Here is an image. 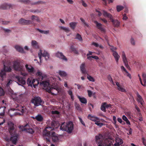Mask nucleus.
Wrapping results in <instances>:
<instances>
[{
    "instance_id": "obj_28",
    "label": "nucleus",
    "mask_w": 146,
    "mask_h": 146,
    "mask_svg": "<svg viewBox=\"0 0 146 146\" xmlns=\"http://www.w3.org/2000/svg\"><path fill=\"white\" fill-rule=\"evenodd\" d=\"M15 110L14 109H12L9 110L8 114L10 117H12L17 115V113L14 112Z\"/></svg>"
},
{
    "instance_id": "obj_11",
    "label": "nucleus",
    "mask_w": 146,
    "mask_h": 146,
    "mask_svg": "<svg viewBox=\"0 0 146 146\" xmlns=\"http://www.w3.org/2000/svg\"><path fill=\"white\" fill-rule=\"evenodd\" d=\"M38 56L41 62V56L45 57V59L46 60L49 58V55L46 51H44L43 52L42 50H40V52L38 53Z\"/></svg>"
},
{
    "instance_id": "obj_60",
    "label": "nucleus",
    "mask_w": 146,
    "mask_h": 146,
    "mask_svg": "<svg viewBox=\"0 0 146 146\" xmlns=\"http://www.w3.org/2000/svg\"><path fill=\"white\" fill-rule=\"evenodd\" d=\"M131 43L133 45H135V41L133 38H131L130 39Z\"/></svg>"
},
{
    "instance_id": "obj_10",
    "label": "nucleus",
    "mask_w": 146,
    "mask_h": 146,
    "mask_svg": "<svg viewBox=\"0 0 146 146\" xmlns=\"http://www.w3.org/2000/svg\"><path fill=\"white\" fill-rule=\"evenodd\" d=\"M51 124V126L46 127L44 131L46 130L48 131H50V132L52 131L54 129L55 127L56 128H57L59 125V123L58 122L55 121H52Z\"/></svg>"
},
{
    "instance_id": "obj_40",
    "label": "nucleus",
    "mask_w": 146,
    "mask_h": 146,
    "mask_svg": "<svg viewBox=\"0 0 146 146\" xmlns=\"http://www.w3.org/2000/svg\"><path fill=\"white\" fill-rule=\"evenodd\" d=\"M68 94L70 96L71 99L72 100H74V96L73 95V93L72 91L70 90L68 91Z\"/></svg>"
},
{
    "instance_id": "obj_50",
    "label": "nucleus",
    "mask_w": 146,
    "mask_h": 146,
    "mask_svg": "<svg viewBox=\"0 0 146 146\" xmlns=\"http://www.w3.org/2000/svg\"><path fill=\"white\" fill-rule=\"evenodd\" d=\"M21 1L26 4H30L31 1L29 0H22Z\"/></svg>"
},
{
    "instance_id": "obj_59",
    "label": "nucleus",
    "mask_w": 146,
    "mask_h": 146,
    "mask_svg": "<svg viewBox=\"0 0 146 146\" xmlns=\"http://www.w3.org/2000/svg\"><path fill=\"white\" fill-rule=\"evenodd\" d=\"M92 45L97 47H98L99 46V44L98 43L94 42L92 43Z\"/></svg>"
},
{
    "instance_id": "obj_17",
    "label": "nucleus",
    "mask_w": 146,
    "mask_h": 146,
    "mask_svg": "<svg viewBox=\"0 0 146 146\" xmlns=\"http://www.w3.org/2000/svg\"><path fill=\"white\" fill-rule=\"evenodd\" d=\"M16 78L17 81V83L19 85H25L26 84V81L25 79L19 76L16 77Z\"/></svg>"
},
{
    "instance_id": "obj_64",
    "label": "nucleus",
    "mask_w": 146,
    "mask_h": 146,
    "mask_svg": "<svg viewBox=\"0 0 146 146\" xmlns=\"http://www.w3.org/2000/svg\"><path fill=\"white\" fill-rule=\"evenodd\" d=\"M121 68L122 70H123L126 73H127V71L125 68L123 66H121Z\"/></svg>"
},
{
    "instance_id": "obj_31",
    "label": "nucleus",
    "mask_w": 146,
    "mask_h": 146,
    "mask_svg": "<svg viewBox=\"0 0 146 146\" xmlns=\"http://www.w3.org/2000/svg\"><path fill=\"white\" fill-rule=\"evenodd\" d=\"M78 98L79 99L80 101L83 104H86L87 103L86 99L84 97L81 98L80 96L78 97Z\"/></svg>"
},
{
    "instance_id": "obj_22",
    "label": "nucleus",
    "mask_w": 146,
    "mask_h": 146,
    "mask_svg": "<svg viewBox=\"0 0 146 146\" xmlns=\"http://www.w3.org/2000/svg\"><path fill=\"white\" fill-rule=\"evenodd\" d=\"M113 55L115 58L117 64H118L119 60L120 57V56L118 54L117 52H114L113 53Z\"/></svg>"
},
{
    "instance_id": "obj_57",
    "label": "nucleus",
    "mask_w": 146,
    "mask_h": 146,
    "mask_svg": "<svg viewBox=\"0 0 146 146\" xmlns=\"http://www.w3.org/2000/svg\"><path fill=\"white\" fill-rule=\"evenodd\" d=\"M78 118L79 119V121L84 126H85V125L84 121L82 120V118L80 117H78Z\"/></svg>"
},
{
    "instance_id": "obj_32",
    "label": "nucleus",
    "mask_w": 146,
    "mask_h": 146,
    "mask_svg": "<svg viewBox=\"0 0 146 146\" xmlns=\"http://www.w3.org/2000/svg\"><path fill=\"white\" fill-rule=\"evenodd\" d=\"M5 107H0V115L3 116L5 114Z\"/></svg>"
},
{
    "instance_id": "obj_48",
    "label": "nucleus",
    "mask_w": 146,
    "mask_h": 146,
    "mask_svg": "<svg viewBox=\"0 0 146 146\" xmlns=\"http://www.w3.org/2000/svg\"><path fill=\"white\" fill-rule=\"evenodd\" d=\"M80 20L81 21L84 23L85 26L88 27L89 25L85 22V21L82 18H80Z\"/></svg>"
},
{
    "instance_id": "obj_16",
    "label": "nucleus",
    "mask_w": 146,
    "mask_h": 146,
    "mask_svg": "<svg viewBox=\"0 0 146 146\" xmlns=\"http://www.w3.org/2000/svg\"><path fill=\"white\" fill-rule=\"evenodd\" d=\"M122 56L123 60L125 64V66L128 69H129L130 68V67L128 65V61L127 60V58L126 57L125 55V54L124 51L122 52Z\"/></svg>"
},
{
    "instance_id": "obj_43",
    "label": "nucleus",
    "mask_w": 146,
    "mask_h": 146,
    "mask_svg": "<svg viewBox=\"0 0 146 146\" xmlns=\"http://www.w3.org/2000/svg\"><path fill=\"white\" fill-rule=\"evenodd\" d=\"M87 78L88 80L91 81L92 82H94L95 81V80L94 78L90 76L88 74H87Z\"/></svg>"
},
{
    "instance_id": "obj_49",
    "label": "nucleus",
    "mask_w": 146,
    "mask_h": 146,
    "mask_svg": "<svg viewBox=\"0 0 146 146\" xmlns=\"http://www.w3.org/2000/svg\"><path fill=\"white\" fill-rule=\"evenodd\" d=\"M118 90H119V91H120L123 92H125L126 91L125 89H124L121 86H120V87H118Z\"/></svg>"
},
{
    "instance_id": "obj_63",
    "label": "nucleus",
    "mask_w": 146,
    "mask_h": 146,
    "mask_svg": "<svg viewBox=\"0 0 146 146\" xmlns=\"http://www.w3.org/2000/svg\"><path fill=\"white\" fill-rule=\"evenodd\" d=\"M67 2L70 4H73L74 1L72 0H67Z\"/></svg>"
},
{
    "instance_id": "obj_35",
    "label": "nucleus",
    "mask_w": 146,
    "mask_h": 146,
    "mask_svg": "<svg viewBox=\"0 0 146 146\" xmlns=\"http://www.w3.org/2000/svg\"><path fill=\"white\" fill-rule=\"evenodd\" d=\"M77 23L76 22H71L70 24V27L73 30H74L75 29Z\"/></svg>"
},
{
    "instance_id": "obj_24",
    "label": "nucleus",
    "mask_w": 146,
    "mask_h": 146,
    "mask_svg": "<svg viewBox=\"0 0 146 146\" xmlns=\"http://www.w3.org/2000/svg\"><path fill=\"white\" fill-rule=\"evenodd\" d=\"M25 67L27 70L29 72L32 73L34 71V68L31 66H29L28 64H26Z\"/></svg>"
},
{
    "instance_id": "obj_45",
    "label": "nucleus",
    "mask_w": 146,
    "mask_h": 146,
    "mask_svg": "<svg viewBox=\"0 0 146 146\" xmlns=\"http://www.w3.org/2000/svg\"><path fill=\"white\" fill-rule=\"evenodd\" d=\"M76 38L78 39L80 41H82L83 40L81 35L78 33L77 34Z\"/></svg>"
},
{
    "instance_id": "obj_47",
    "label": "nucleus",
    "mask_w": 146,
    "mask_h": 146,
    "mask_svg": "<svg viewBox=\"0 0 146 146\" xmlns=\"http://www.w3.org/2000/svg\"><path fill=\"white\" fill-rule=\"evenodd\" d=\"M5 122V119L3 118H0V125L3 124Z\"/></svg>"
},
{
    "instance_id": "obj_1",
    "label": "nucleus",
    "mask_w": 146,
    "mask_h": 146,
    "mask_svg": "<svg viewBox=\"0 0 146 146\" xmlns=\"http://www.w3.org/2000/svg\"><path fill=\"white\" fill-rule=\"evenodd\" d=\"M9 128L8 130L11 135L10 140L13 144L16 145L17 141V139L18 135L17 134L16 130L14 127V124L11 123L9 124Z\"/></svg>"
},
{
    "instance_id": "obj_30",
    "label": "nucleus",
    "mask_w": 146,
    "mask_h": 146,
    "mask_svg": "<svg viewBox=\"0 0 146 146\" xmlns=\"http://www.w3.org/2000/svg\"><path fill=\"white\" fill-rule=\"evenodd\" d=\"M16 49L19 52L22 53H24V51L23 48L19 45H16L15 46Z\"/></svg>"
},
{
    "instance_id": "obj_27",
    "label": "nucleus",
    "mask_w": 146,
    "mask_h": 146,
    "mask_svg": "<svg viewBox=\"0 0 146 146\" xmlns=\"http://www.w3.org/2000/svg\"><path fill=\"white\" fill-rule=\"evenodd\" d=\"M136 94L137 97V100L138 102L140 103L141 105H142L143 101L141 96L139 94L138 92Z\"/></svg>"
},
{
    "instance_id": "obj_41",
    "label": "nucleus",
    "mask_w": 146,
    "mask_h": 146,
    "mask_svg": "<svg viewBox=\"0 0 146 146\" xmlns=\"http://www.w3.org/2000/svg\"><path fill=\"white\" fill-rule=\"evenodd\" d=\"M60 28L61 29L63 30L67 33L69 32L70 31V30L68 28H66L64 27L61 26L60 27Z\"/></svg>"
},
{
    "instance_id": "obj_51",
    "label": "nucleus",
    "mask_w": 146,
    "mask_h": 146,
    "mask_svg": "<svg viewBox=\"0 0 146 146\" xmlns=\"http://www.w3.org/2000/svg\"><path fill=\"white\" fill-rule=\"evenodd\" d=\"M99 121V120L98 121H97L95 123V124L97 125L100 126V127H101L103 125V123H99L98 122Z\"/></svg>"
},
{
    "instance_id": "obj_4",
    "label": "nucleus",
    "mask_w": 146,
    "mask_h": 146,
    "mask_svg": "<svg viewBox=\"0 0 146 146\" xmlns=\"http://www.w3.org/2000/svg\"><path fill=\"white\" fill-rule=\"evenodd\" d=\"M73 124L72 122L68 123L63 122L61 125L60 129L61 130L66 131L68 133H71L73 129Z\"/></svg>"
},
{
    "instance_id": "obj_3",
    "label": "nucleus",
    "mask_w": 146,
    "mask_h": 146,
    "mask_svg": "<svg viewBox=\"0 0 146 146\" xmlns=\"http://www.w3.org/2000/svg\"><path fill=\"white\" fill-rule=\"evenodd\" d=\"M13 67L14 69L17 71H21V75L25 76L27 75V73L25 72V70L23 66L21 64L20 62L17 60L13 62Z\"/></svg>"
},
{
    "instance_id": "obj_20",
    "label": "nucleus",
    "mask_w": 146,
    "mask_h": 146,
    "mask_svg": "<svg viewBox=\"0 0 146 146\" xmlns=\"http://www.w3.org/2000/svg\"><path fill=\"white\" fill-rule=\"evenodd\" d=\"M94 23L96 24V26L98 29L100 30L102 32H105V30L102 27V25L101 24L98 23L96 21H94Z\"/></svg>"
},
{
    "instance_id": "obj_46",
    "label": "nucleus",
    "mask_w": 146,
    "mask_h": 146,
    "mask_svg": "<svg viewBox=\"0 0 146 146\" xmlns=\"http://www.w3.org/2000/svg\"><path fill=\"white\" fill-rule=\"evenodd\" d=\"M108 79L109 80V81L111 82L113 84H114V82L112 79L110 75H109L108 76Z\"/></svg>"
},
{
    "instance_id": "obj_14",
    "label": "nucleus",
    "mask_w": 146,
    "mask_h": 146,
    "mask_svg": "<svg viewBox=\"0 0 146 146\" xmlns=\"http://www.w3.org/2000/svg\"><path fill=\"white\" fill-rule=\"evenodd\" d=\"M19 23L24 25H29L32 23V22L30 20H27L23 18H21L19 20Z\"/></svg>"
},
{
    "instance_id": "obj_23",
    "label": "nucleus",
    "mask_w": 146,
    "mask_h": 146,
    "mask_svg": "<svg viewBox=\"0 0 146 146\" xmlns=\"http://www.w3.org/2000/svg\"><path fill=\"white\" fill-rule=\"evenodd\" d=\"M80 67L81 70L83 74H87V72L85 68V65L84 63H82L80 65Z\"/></svg>"
},
{
    "instance_id": "obj_44",
    "label": "nucleus",
    "mask_w": 146,
    "mask_h": 146,
    "mask_svg": "<svg viewBox=\"0 0 146 146\" xmlns=\"http://www.w3.org/2000/svg\"><path fill=\"white\" fill-rule=\"evenodd\" d=\"M142 77L143 81L144 83V85H145L146 83V74L145 73H143L142 74Z\"/></svg>"
},
{
    "instance_id": "obj_29",
    "label": "nucleus",
    "mask_w": 146,
    "mask_h": 146,
    "mask_svg": "<svg viewBox=\"0 0 146 146\" xmlns=\"http://www.w3.org/2000/svg\"><path fill=\"white\" fill-rule=\"evenodd\" d=\"M39 83L37 79H32V85H33L34 87L35 88L36 86H37Z\"/></svg>"
},
{
    "instance_id": "obj_61",
    "label": "nucleus",
    "mask_w": 146,
    "mask_h": 146,
    "mask_svg": "<svg viewBox=\"0 0 146 146\" xmlns=\"http://www.w3.org/2000/svg\"><path fill=\"white\" fill-rule=\"evenodd\" d=\"M45 2L42 1H38L36 2V3L37 4H44Z\"/></svg>"
},
{
    "instance_id": "obj_34",
    "label": "nucleus",
    "mask_w": 146,
    "mask_h": 146,
    "mask_svg": "<svg viewBox=\"0 0 146 146\" xmlns=\"http://www.w3.org/2000/svg\"><path fill=\"white\" fill-rule=\"evenodd\" d=\"M36 30H37L38 31H39L40 32L42 33H43L44 34L47 35L49 34V30L46 31H44L43 30H40L39 29L36 28L35 29Z\"/></svg>"
},
{
    "instance_id": "obj_56",
    "label": "nucleus",
    "mask_w": 146,
    "mask_h": 146,
    "mask_svg": "<svg viewBox=\"0 0 146 146\" xmlns=\"http://www.w3.org/2000/svg\"><path fill=\"white\" fill-rule=\"evenodd\" d=\"M117 48L116 47L113 46H111L110 48L111 50L112 51L113 53L114 52H116L115 50H116Z\"/></svg>"
},
{
    "instance_id": "obj_38",
    "label": "nucleus",
    "mask_w": 146,
    "mask_h": 146,
    "mask_svg": "<svg viewBox=\"0 0 146 146\" xmlns=\"http://www.w3.org/2000/svg\"><path fill=\"white\" fill-rule=\"evenodd\" d=\"M32 78H28L27 83L29 86H32Z\"/></svg>"
},
{
    "instance_id": "obj_7",
    "label": "nucleus",
    "mask_w": 146,
    "mask_h": 146,
    "mask_svg": "<svg viewBox=\"0 0 146 146\" xmlns=\"http://www.w3.org/2000/svg\"><path fill=\"white\" fill-rule=\"evenodd\" d=\"M41 84L44 87L47 88V92L49 93H51L54 89L56 90L57 91H58V88L57 86H55L54 87H50L49 83L48 81H43L41 83Z\"/></svg>"
},
{
    "instance_id": "obj_26",
    "label": "nucleus",
    "mask_w": 146,
    "mask_h": 146,
    "mask_svg": "<svg viewBox=\"0 0 146 146\" xmlns=\"http://www.w3.org/2000/svg\"><path fill=\"white\" fill-rule=\"evenodd\" d=\"M31 45L34 48H38L39 47L38 42L35 40H32V41Z\"/></svg>"
},
{
    "instance_id": "obj_39",
    "label": "nucleus",
    "mask_w": 146,
    "mask_h": 146,
    "mask_svg": "<svg viewBox=\"0 0 146 146\" xmlns=\"http://www.w3.org/2000/svg\"><path fill=\"white\" fill-rule=\"evenodd\" d=\"M105 105V104L104 103H103L102 104V105L101 107V110L104 112L106 111V108Z\"/></svg>"
},
{
    "instance_id": "obj_25",
    "label": "nucleus",
    "mask_w": 146,
    "mask_h": 146,
    "mask_svg": "<svg viewBox=\"0 0 146 146\" xmlns=\"http://www.w3.org/2000/svg\"><path fill=\"white\" fill-rule=\"evenodd\" d=\"M33 118L36 119L37 121L39 122H42L43 120V117L40 114H38L35 118Z\"/></svg>"
},
{
    "instance_id": "obj_8",
    "label": "nucleus",
    "mask_w": 146,
    "mask_h": 146,
    "mask_svg": "<svg viewBox=\"0 0 146 146\" xmlns=\"http://www.w3.org/2000/svg\"><path fill=\"white\" fill-rule=\"evenodd\" d=\"M19 127L20 131H25L31 134H33L35 132L33 128H28L29 127V125L27 123L24 126L23 125L19 126Z\"/></svg>"
},
{
    "instance_id": "obj_58",
    "label": "nucleus",
    "mask_w": 146,
    "mask_h": 146,
    "mask_svg": "<svg viewBox=\"0 0 146 146\" xmlns=\"http://www.w3.org/2000/svg\"><path fill=\"white\" fill-rule=\"evenodd\" d=\"M88 96L89 97H91L92 94V92L90 90H88Z\"/></svg>"
},
{
    "instance_id": "obj_18",
    "label": "nucleus",
    "mask_w": 146,
    "mask_h": 146,
    "mask_svg": "<svg viewBox=\"0 0 146 146\" xmlns=\"http://www.w3.org/2000/svg\"><path fill=\"white\" fill-rule=\"evenodd\" d=\"M115 141V143L114 144V146H119L123 143L122 139L119 137H116Z\"/></svg>"
},
{
    "instance_id": "obj_5",
    "label": "nucleus",
    "mask_w": 146,
    "mask_h": 146,
    "mask_svg": "<svg viewBox=\"0 0 146 146\" xmlns=\"http://www.w3.org/2000/svg\"><path fill=\"white\" fill-rule=\"evenodd\" d=\"M103 15L105 17L109 18L111 21L112 22L113 25L115 27H117L119 25L120 22L117 20H113V17L110 13H108L105 11H103Z\"/></svg>"
},
{
    "instance_id": "obj_33",
    "label": "nucleus",
    "mask_w": 146,
    "mask_h": 146,
    "mask_svg": "<svg viewBox=\"0 0 146 146\" xmlns=\"http://www.w3.org/2000/svg\"><path fill=\"white\" fill-rule=\"evenodd\" d=\"M18 108L16 109L19 111H20L22 113H23L25 111V108L23 106H18Z\"/></svg>"
},
{
    "instance_id": "obj_37",
    "label": "nucleus",
    "mask_w": 146,
    "mask_h": 146,
    "mask_svg": "<svg viewBox=\"0 0 146 146\" xmlns=\"http://www.w3.org/2000/svg\"><path fill=\"white\" fill-rule=\"evenodd\" d=\"M59 75L61 77H65L66 76V73L63 71H59L58 72Z\"/></svg>"
},
{
    "instance_id": "obj_55",
    "label": "nucleus",
    "mask_w": 146,
    "mask_h": 146,
    "mask_svg": "<svg viewBox=\"0 0 146 146\" xmlns=\"http://www.w3.org/2000/svg\"><path fill=\"white\" fill-rule=\"evenodd\" d=\"M36 74L39 76L40 77H41L42 80L43 79V77L42 75V73L38 71L36 73Z\"/></svg>"
},
{
    "instance_id": "obj_36",
    "label": "nucleus",
    "mask_w": 146,
    "mask_h": 146,
    "mask_svg": "<svg viewBox=\"0 0 146 146\" xmlns=\"http://www.w3.org/2000/svg\"><path fill=\"white\" fill-rule=\"evenodd\" d=\"M122 119L123 120L125 121L127 124L128 125H130V123L129 120L127 119V118L125 115H123L122 116Z\"/></svg>"
},
{
    "instance_id": "obj_21",
    "label": "nucleus",
    "mask_w": 146,
    "mask_h": 146,
    "mask_svg": "<svg viewBox=\"0 0 146 146\" xmlns=\"http://www.w3.org/2000/svg\"><path fill=\"white\" fill-rule=\"evenodd\" d=\"M88 119L93 121L95 122L100 120L98 117H96L92 116L90 114L88 115Z\"/></svg>"
},
{
    "instance_id": "obj_62",
    "label": "nucleus",
    "mask_w": 146,
    "mask_h": 146,
    "mask_svg": "<svg viewBox=\"0 0 146 146\" xmlns=\"http://www.w3.org/2000/svg\"><path fill=\"white\" fill-rule=\"evenodd\" d=\"M104 103L105 104V106L106 108H108L109 107H110L111 106V104H107L106 102H104Z\"/></svg>"
},
{
    "instance_id": "obj_2",
    "label": "nucleus",
    "mask_w": 146,
    "mask_h": 146,
    "mask_svg": "<svg viewBox=\"0 0 146 146\" xmlns=\"http://www.w3.org/2000/svg\"><path fill=\"white\" fill-rule=\"evenodd\" d=\"M56 133L54 132L48 131L46 130L44 131V137H46V140L47 141H50V138H52V141L54 142H56L58 141V138L57 136L55 135Z\"/></svg>"
},
{
    "instance_id": "obj_15",
    "label": "nucleus",
    "mask_w": 146,
    "mask_h": 146,
    "mask_svg": "<svg viewBox=\"0 0 146 146\" xmlns=\"http://www.w3.org/2000/svg\"><path fill=\"white\" fill-rule=\"evenodd\" d=\"M56 56L59 59L65 61H67V59L66 57L64 56L63 53L59 52H58L55 54Z\"/></svg>"
},
{
    "instance_id": "obj_53",
    "label": "nucleus",
    "mask_w": 146,
    "mask_h": 146,
    "mask_svg": "<svg viewBox=\"0 0 146 146\" xmlns=\"http://www.w3.org/2000/svg\"><path fill=\"white\" fill-rule=\"evenodd\" d=\"M4 94V92L2 88L0 87V96H3Z\"/></svg>"
},
{
    "instance_id": "obj_52",
    "label": "nucleus",
    "mask_w": 146,
    "mask_h": 146,
    "mask_svg": "<svg viewBox=\"0 0 146 146\" xmlns=\"http://www.w3.org/2000/svg\"><path fill=\"white\" fill-rule=\"evenodd\" d=\"M52 114H57L58 115L60 113V112L58 111H51Z\"/></svg>"
},
{
    "instance_id": "obj_6",
    "label": "nucleus",
    "mask_w": 146,
    "mask_h": 146,
    "mask_svg": "<svg viewBox=\"0 0 146 146\" xmlns=\"http://www.w3.org/2000/svg\"><path fill=\"white\" fill-rule=\"evenodd\" d=\"M31 102L35 106H38L43 104L44 102L39 96H35L33 97L31 100Z\"/></svg>"
},
{
    "instance_id": "obj_9",
    "label": "nucleus",
    "mask_w": 146,
    "mask_h": 146,
    "mask_svg": "<svg viewBox=\"0 0 146 146\" xmlns=\"http://www.w3.org/2000/svg\"><path fill=\"white\" fill-rule=\"evenodd\" d=\"M4 68L3 69H1L0 71V76L3 80V78L6 75V72H10L11 70V68L10 66H6L3 63Z\"/></svg>"
},
{
    "instance_id": "obj_42",
    "label": "nucleus",
    "mask_w": 146,
    "mask_h": 146,
    "mask_svg": "<svg viewBox=\"0 0 146 146\" xmlns=\"http://www.w3.org/2000/svg\"><path fill=\"white\" fill-rule=\"evenodd\" d=\"M124 8V7L121 5H117L116 7L117 10V12H119L122 10Z\"/></svg>"
},
{
    "instance_id": "obj_19",
    "label": "nucleus",
    "mask_w": 146,
    "mask_h": 146,
    "mask_svg": "<svg viewBox=\"0 0 146 146\" xmlns=\"http://www.w3.org/2000/svg\"><path fill=\"white\" fill-rule=\"evenodd\" d=\"M12 5L11 4L4 3L0 6V9L5 10L12 8Z\"/></svg>"
},
{
    "instance_id": "obj_54",
    "label": "nucleus",
    "mask_w": 146,
    "mask_h": 146,
    "mask_svg": "<svg viewBox=\"0 0 146 146\" xmlns=\"http://www.w3.org/2000/svg\"><path fill=\"white\" fill-rule=\"evenodd\" d=\"M81 2L82 5L84 7H87V5L84 2L83 0L81 1Z\"/></svg>"
},
{
    "instance_id": "obj_13",
    "label": "nucleus",
    "mask_w": 146,
    "mask_h": 146,
    "mask_svg": "<svg viewBox=\"0 0 146 146\" xmlns=\"http://www.w3.org/2000/svg\"><path fill=\"white\" fill-rule=\"evenodd\" d=\"M113 141L110 139H106L104 141L102 144H101L102 146H113Z\"/></svg>"
},
{
    "instance_id": "obj_12",
    "label": "nucleus",
    "mask_w": 146,
    "mask_h": 146,
    "mask_svg": "<svg viewBox=\"0 0 146 146\" xmlns=\"http://www.w3.org/2000/svg\"><path fill=\"white\" fill-rule=\"evenodd\" d=\"M102 135L101 134L96 136V141L98 146H102L101 144H102Z\"/></svg>"
}]
</instances>
